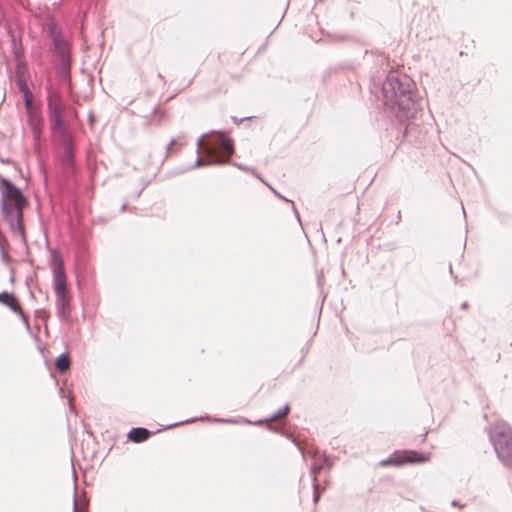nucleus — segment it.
Wrapping results in <instances>:
<instances>
[{
	"label": "nucleus",
	"instance_id": "nucleus-2",
	"mask_svg": "<svg viewBox=\"0 0 512 512\" xmlns=\"http://www.w3.org/2000/svg\"><path fill=\"white\" fill-rule=\"evenodd\" d=\"M0 207L4 221L9 226L11 233L26 243L25 228L23 223V211L28 206V200L10 179L0 177Z\"/></svg>",
	"mask_w": 512,
	"mask_h": 512
},
{
	"label": "nucleus",
	"instance_id": "nucleus-31",
	"mask_svg": "<svg viewBox=\"0 0 512 512\" xmlns=\"http://www.w3.org/2000/svg\"><path fill=\"white\" fill-rule=\"evenodd\" d=\"M247 119H251V117H244V118H241V119H238L237 117L233 116L232 117V120L234 123L236 124H240L242 123L244 120H247Z\"/></svg>",
	"mask_w": 512,
	"mask_h": 512
},
{
	"label": "nucleus",
	"instance_id": "nucleus-7",
	"mask_svg": "<svg viewBox=\"0 0 512 512\" xmlns=\"http://www.w3.org/2000/svg\"><path fill=\"white\" fill-rule=\"evenodd\" d=\"M429 460V456L414 450H398L393 452L387 459L382 460L381 467L396 466L405 464H421Z\"/></svg>",
	"mask_w": 512,
	"mask_h": 512
},
{
	"label": "nucleus",
	"instance_id": "nucleus-20",
	"mask_svg": "<svg viewBox=\"0 0 512 512\" xmlns=\"http://www.w3.org/2000/svg\"><path fill=\"white\" fill-rule=\"evenodd\" d=\"M71 364V359L68 353H61L55 359V369L60 373H65L69 370Z\"/></svg>",
	"mask_w": 512,
	"mask_h": 512
},
{
	"label": "nucleus",
	"instance_id": "nucleus-5",
	"mask_svg": "<svg viewBox=\"0 0 512 512\" xmlns=\"http://www.w3.org/2000/svg\"><path fill=\"white\" fill-rule=\"evenodd\" d=\"M50 52L56 59L55 70L58 79L62 84L71 83V69H72V46L66 40L60 42L57 46L51 45Z\"/></svg>",
	"mask_w": 512,
	"mask_h": 512
},
{
	"label": "nucleus",
	"instance_id": "nucleus-30",
	"mask_svg": "<svg viewBox=\"0 0 512 512\" xmlns=\"http://www.w3.org/2000/svg\"><path fill=\"white\" fill-rule=\"evenodd\" d=\"M233 165L236 166L237 168L243 170V171H252V168L247 167V166L242 165V164H239V163H233Z\"/></svg>",
	"mask_w": 512,
	"mask_h": 512
},
{
	"label": "nucleus",
	"instance_id": "nucleus-18",
	"mask_svg": "<svg viewBox=\"0 0 512 512\" xmlns=\"http://www.w3.org/2000/svg\"><path fill=\"white\" fill-rule=\"evenodd\" d=\"M0 303L8 307L13 312H21V307L16 296L13 293L3 291L0 293Z\"/></svg>",
	"mask_w": 512,
	"mask_h": 512
},
{
	"label": "nucleus",
	"instance_id": "nucleus-44",
	"mask_svg": "<svg viewBox=\"0 0 512 512\" xmlns=\"http://www.w3.org/2000/svg\"><path fill=\"white\" fill-rule=\"evenodd\" d=\"M261 181L263 182V184H266V186H269V183H266V181H264L263 179H261Z\"/></svg>",
	"mask_w": 512,
	"mask_h": 512
},
{
	"label": "nucleus",
	"instance_id": "nucleus-17",
	"mask_svg": "<svg viewBox=\"0 0 512 512\" xmlns=\"http://www.w3.org/2000/svg\"><path fill=\"white\" fill-rule=\"evenodd\" d=\"M151 431L144 427H133L127 434L128 440L133 443H142L146 441L150 435Z\"/></svg>",
	"mask_w": 512,
	"mask_h": 512
},
{
	"label": "nucleus",
	"instance_id": "nucleus-8",
	"mask_svg": "<svg viewBox=\"0 0 512 512\" xmlns=\"http://www.w3.org/2000/svg\"><path fill=\"white\" fill-rule=\"evenodd\" d=\"M50 265L53 275V290L55 294L66 293L67 290V276L64 267V261L57 249L51 251Z\"/></svg>",
	"mask_w": 512,
	"mask_h": 512
},
{
	"label": "nucleus",
	"instance_id": "nucleus-32",
	"mask_svg": "<svg viewBox=\"0 0 512 512\" xmlns=\"http://www.w3.org/2000/svg\"><path fill=\"white\" fill-rule=\"evenodd\" d=\"M176 143V140L175 139H171V141L169 142V144L167 145V149H166V153H170V150H171V147Z\"/></svg>",
	"mask_w": 512,
	"mask_h": 512
},
{
	"label": "nucleus",
	"instance_id": "nucleus-37",
	"mask_svg": "<svg viewBox=\"0 0 512 512\" xmlns=\"http://www.w3.org/2000/svg\"><path fill=\"white\" fill-rule=\"evenodd\" d=\"M467 307H468V303H467V302H463V303L461 304V308H462V309H466Z\"/></svg>",
	"mask_w": 512,
	"mask_h": 512
},
{
	"label": "nucleus",
	"instance_id": "nucleus-33",
	"mask_svg": "<svg viewBox=\"0 0 512 512\" xmlns=\"http://www.w3.org/2000/svg\"><path fill=\"white\" fill-rule=\"evenodd\" d=\"M451 505H452L453 507H463V505H460V504H459V502H458L457 500H453V501L451 502Z\"/></svg>",
	"mask_w": 512,
	"mask_h": 512
},
{
	"label": "nucleus",
	"instance_id": "nucleus-42",
	"mask_svg": "<svg viewBox=\"0 0 512 512\" xmlns=\"http://www.w3.org/2000/svg\"><path fill=\"white\" fill-rule=\"evenodd\" d=\"M89 120H90V122H92L94 120L92 115H90Z\"/></svg>",
	"mask_w": 512,
	"mask_h": 512
},
{
	"label": "nucleus",
	"instance_id": "nucleus-36",
	"mask_svg": "<svg viewBox=\"0 0 512 512\" xmlns=\"http://www.w3.org/2000/svg\"><path fill=\"white\" fill-rule=\"evenodd\" d=\"M157 77H158V79H160L164 84L166 83V81H165V79H164V77H163V75H162L161 73H158V74H157Z\"/></svg>",
	"mask_w": 512,
	"mask_h": 512
},
{
	"label": "nucleus",
	"instance_id": "nucleus-40",
	"mask_svg": "<svg viewBox=\"0 0 512 512\" xmlns=\"http://www.w3.org/2000/svg\"><path fill=\"white\" fill-rule=\"evenodd\" d=\"M126 207H127V205H126V204H123V205L121 206V211H124V210L126 209Z\"/></svg>",
	"mask_w": 512,
	"mask_h": 512
},
{
	"label": "nucleus",
	"instance_id": "nucleus-23",
	"mask_svg": "<svg viewBox=\"0 0 512 512\" xmlns=\"http://www.w3.org/2000/svg\"><path fill=\"white\" fill-rule=\"evenodd\" d=\"M30 123V127L32 129V131L39 135L41 133V130H42V126H43V119L41 116H37L35 119L33 120H30L29 121Z\"/></svg>",
	"mask_w": 512,
	"mask_h": 512
},
{
	"label": "nucleus",
	"instance_id": "nucleus-10",
	"mask_svg": "<svg viewBox=\"0 0 512 512\" xmlns=\"http://www.w3.org/2000/svg\"><path fill=\"white\" fill-rule=\"evenodd\" d=\"M407 122L403 129V137L411 143L422 145L426 142L428 129L415 121L405 120Z\"/></svg>",
	"mask_w": 512,
	"mask_h": 512
},
{
	"label": "nucleus",
	"instance_id": "nucleus-13",
	"mask_svg": "<svg viewBox=\"0 0 512 512\" xmlns=\"http://www.w3.org/2000/svg\"><path fill=\"white\" fill-rule=\"evenodd\" d=\"M56 295V312L57 316L61 321H69L71 317V305L69 293H59Z\"/></svg>",
	"mask_w": 512,
	"mask_h": 512
},
{
	"label": "nucleus",
	"instance_id": "nucleus-38",
	"mask_svg": "<svg viewBox=\"0 0 512 512\" xmlns=\"http://www.w3.org/2000/svg\"><path fill=\"white\" fill-rule=\"evenodd\" d=\"M309 345H310V341H308V342L306 343V348H304V351H306V352H307V351L309 350Z\"/></svg>",
	"mask_w": 512,
	"mask_h": 512
},
{
	"label": "nucleus",
	"instance_id": "nucleus-25",
	"mask_svg": "<svg viewBox=\"0 0 512 512\" xmlns=\"http://www.w3.org/2000/svg\"><path fill=\"white\" fill-rule=\"evenodd\" d=\"M285 436H286V438L291 440V442L293 444H295V446H297V448L300 450L301 454L304 455V449L301 447V445L298 442V440L292 434H290V433H285Z\"/></svg>",
	"mask_w": 512,
	"mask_h": 512
},
{
	"label": "nucleus",
	"instance_id": "nucleus-41",
	"mask_svg": "<svg viewBox=\"0 0 512 512\" xmlns=\"http://www.w3.org/2000/svg\"><path fill=\"white\" fill-rule=\"evenodd\" d=\"M449 271H450L451 274H453V270H452V266L451 265L449 266Z\"/></svg>",
	"mask_w": 512,
	"mask_h": 512
},
{
	"label": "nucleus",
	"instance_id": "nucleus-11",
	"mask_svg": "<svg viewBox=\"0 0 512 512\" xmlns=\"http://www.w3.org/2000/svg\"><path fill=\"white\" fill-rule=\"evenodd\" d=\"M289 412H290V405L286 404L282 408L278 409L276 412L271 414L268 418L261 419V420L255 421V422H251V421H249L247 419H244V418L242 420L215 418L214 421L218 422V423H229V424L246 423V424H254V425H258L259 426V425H262V424H264L266 422L274 421V420H277V419H279L281 417H285V416L288 415Z\"/></svg>",
	"mask_w": 512,
	"mask_h": 512
},
{
	"label": "nucleus",
	"instance_id": "nucleus-12",
	"mask_svg": "<svg viewBox=\"0 0 512 512\" xmlns=\"http://www.w3.org/2000/svg\"><path fill=\"white\" fill-rule=\"evenodd\" d=\"M209 134H215L216 137L212 140V144L207 147H214L216 151L217 148H220L227 156H231L234 153V142L230 137H227L224 132L211 131Z\"/></svg>",
	"mask_w": 512,
	"mask_h": 512
},
{
	"label": "nucleus",
	"instance_id": "nucleus-4",
	"mask_svg": "<svg viewBox=\"0 0 512 512\" xmlns=\"http://www.w3.org/2000/svg\"><path fill=\"white\" fill-rule=\"evenodd\" d=\"M47 114L51 130L66 126L64 119L65 103L61 92L51 82L45 85Z\"/></svg>",
	"mask_w": 512,
	"mask_h": 512
},
{
	"label": "nucleus",
	"instance_id": "nucleus-1",
	"mask_svg": "<svg viewBox=\"0 0 512 512\" xmlns=\"http://www.w3.org/2000/svg\"><path fill=\"white\" fill-rule=\"evenodd\" d=\"M381 91L385 111L392 113L400 123L415 116L419 101L409 77L390 72L382 83Z\"/></svg>",
	"mask_w": 512,
	"mask_h": 512
},
{
	"label": "nucleus",
	"instance_id": "nucleus-21",
	"mask_svg": "<svg viewBox=\"0 0 512 512\" xmlns=\"http://www.w3.org/2000/svg\"><path fill=\"white\" fill-rule=\"evenodd\" d=\"M15 64L16 77H29L28 67L25 58L15 60Z\"/></svg>",
	"mask_w": 512,
	"mask_h": 512
},
{
	"label": "nucleus",
	"instance_id": "nucleus-35",
	"mask_svg": "<svg viewBox=\"0 0 512 512\" xmlns=\"http://www.w3.org/2000/svg\"><path fill=\"white\" fill-rule=\"evenodd\" d=\"M401 218H402V217H401V211L399 210V211H398V213H397V216H396V223H397V224H398V223H400Z\"/></svg>",
	"mask_w": 512,
	"mask_h": 512
},
{
	"label": "nucleus",
	"instance_id": "nucleus-43",
	"mask_svg": "<svg viewBox=\"0 0 512 512\" xmlns=\"http://www.w3.org/2000/svg\"><path fill=\"white\" fill-rule=\"evenodd\" d=\"M261 181L263 182V184H266V186H269V183H266V181H264L263 179H261Z\"/></svg>",
	"mask_w": 512,
	"mask_h": 512
},
{
	"label": "nucleus",
	"instance_id": "nucleus-45",
	"mask_svg": "<svg viewBox=\"0 0 512 512\" xmlns=\"http://www.w3.org/2000/svg\"><path fill=\"white\" fill-rule=\"evenodd\" d=\"M256 177H258L260 180L262 179L259 174L255 173Z\"/></svg>",
	"mask_w": 512,
	"mask_h": 512
},
{
	"label": "nucleus",
	"instance_id": "nucleus-34",
	"mask_svg": "<svg viewBox=\"0 0 512 512\" xmlns=\"http://www.w3.org/2000/svg\"><path fill=\"white\" fill-rule=\"evenodd\" d=\"M371 53H372V54L379 55V56H382V55L384 54V52H383V51H380V50H375V51H374V50H371Z\"/></svg>",
	"mask_w": 512,
	"mask_h": 512
},
{
	"label": "nucleus",
	"instance_id": "nucleus-15",
	"mask_svg": "<svg viewBox=\"0 0 512 512\" xmlns=\"http://www.w3.org/2000/svg\"><path fill=\"white\" fill-rule=\"evenodd\" d=\"M28 78L29 77H16V85L19 92H21L23 95L26 110H31L33 94L28 87Z\"/></svg>",
	"mask_w": 512,
	"mask_h": 512
},
{
	"label": "nucleus",
	"instance_id": "nucleus-9",
	"mask_svg": "<svg viewBox=\"0 0 512 512\" xmlns=\"http://www.w3.org/2000/svg\"><path fill=\"white\" fill-rule=\"evenodd\" d=\"M207 135L208 134H202L198 138V140L196 142V152L198 154V157L196 158L195 162L191 166H189L185 169H182L181 173L199 168L202 165H219V164H223L226 162V160L223 159L222 155L219 152H216L214 147H205V152L207 154V157L204 160H202L200 158L199 154H200V150L202 148V141Z\"/></svg>",
	"mask_w": 512,
	"mask_h": 512
},
{
	"label": "nucleus",
	"instance_id": "nucleus-6",
	"mask_svg": "<svg viewBox=\"0 0 512 512\" xmlns=\"http://www.w3.org/2000/svg\"><path fill=\"white\" fill-rule=\"evenodd\" d=\"M55 142L63 149L61 162L68 168H73L75 165V143L74 137L67 130V126L51 130Z\"/></svg>",
	"mask_w": 512,
	"mask_h": 512
},
{
	"label": "nucleus",
	"instance_id": "nucleus-39",
	"mask_svg": "<svg viewBox=\"0 0 512 512\" xmlns=\"http://www.w3.org/2000/svg\"><path fill=\"white\" fill-rule=\"evenodd\" d=\"M309 345H310V341H308V342L306 343V348H304V351H306V352H307V351L309 350Z\"/></svg>",
	"mask_w": 512,
	"mask_h": 512
},
{
	"label": "nucleus",
	"instance_id": "nucleus-26",
	"mask_svg": "<svg viewBox=\"0 0 512 512\" xmlns=\"http://www.w3.org/2000/svg\"><path fill=\"white\" fill-rule=\"evenodd\" d=\"M318 487L319 485L316 482V477L313 476V501L316 503L319 500V493H318Z\"/></svg>",
	"mask_w": 512,
	"mask_h": 512
},
{
	"label": "nucleus",
	"instance_id": "nucleus-3",
	"mask_svg": "<svg viewBox=\"0 0 512 512\" xmlns=\"http://www.w3.org/2000/svg\"><path fill=\"white\" fill-rule=\"evenodd\" d=\"M489 439L498 459L512 468V428L505 422H498L489 429Z\"/></svg>",
	"mask_w": 512,
	"mask_h": 512
},
{
	"label": "nucleus",
	"instance_id": "nucleus-29",
	"mask_svg": "<svg viewBox=\"0 0 512 512\" xmlns=\"http://www.w3.org/2000/svg\"><path fill=\"white\" fill-rule=\"evenodd\" d=\"M0 253L2 261L8 263L10 261V256L4 251L3 248H0Z\"/></svg>",
	"mask_w": 512,
	"mask_h": 512
},
{
	"label": "nucleus",
	"instance_id": "nucleus-14",
	"mask_svg": "<svg viewBox=\"0 0 512 512\" xmlns=\"http://www.w3.org/2000/svg\"><path fill=\"white\" fill-rule=\"evenodd\" d=\"M46 31L53 46H57L58 43L67 40L64 36L63 30L53 20L47 22Z\"/></svg>",
	"mask_w": 512,
	"mask_h": 512
},
{
	"label": "nucleus",
	"instance_id": "nucleus-16",
	"mask_svg": "<svg viewBox=\"0 0 512 512\" xmlns=\"http://www.w3.org/2000/svg\"><path fill=\"white\" fill-rule=\"evenodd\" d=\"M8 35L10 37L11 53L14 60L25 58L21 37H17L11 28H8Z\"/></svg>",
	"mask_w": 512,
	"mask_h": 512
},
{
	"label": "nucleus",
	"instance_id": "nucleus-28",
	"mask_svg": "<svg viewBox=\"0 0 512 512\" xmlns=\"http://www.w3.org/2000/svg\"><path fill=\"white\" fill-rule=\"evenodd\" d=\"M26 112H27L29 121L35 119L37 116H40V114L37 112V110L34 109L32 106H31V110H26Z\"/></svg>",
	"mask_w": 512,
	"mask_h": 512
},
{
	"label": "nucleus",
	"instance_id": "nucleus-22",
	"mask_svg": "<svg viewBox=\"0 0 512 512\" xmlns=\"http://www.w3.org/2000/svg\"><path fill=\"white\" fill-rule=\"evenodd\" d=\"M206 419H209V416L206 415V416H201L199 418L192 417V418H189V419H186V420H183V421H179V422H176V423H173V424H169V425H167L165 427V429H171V428L183 425V424L194 423V422H196L198 420L203 421V420H206Z\"/></svg>",
	"mask_w": 512,
	"mask_h": 512
},
{
	"label": "nucleus",
	"instance_id": "nucleus-19",
	"mask_svg": "<svg viewBox=\"0 0 512 512\" xmlns=\"http://www.w3.org/2000/svg\"><path fill=\"white\" fill-rule=\"evenodd\" d=\"M332 462L327 455H314V462L312 464V473L316 477V474L325 468H331Z\"/></svg>",
	"mask_w": 512,
	"mask_h": 512
},
{
	"label": "nucleus",
	"instance_id": "nucleus-24",
	"mask_svg": "<svg viewBox=\"0 0 512 512\" xmlns=\"http://www.w3.org/2000/svg\"><path fill=\"white\" fill-rule=\"evenodd\" d=\"M273 192H274V194H275L278 198H280V199H282V200H284V201L289 202V203H291V204H292V209H293V211H294V214H295L296 218L298 219V221L300 222V216H299V213H298V211H297V209H296V207H295L294 203H293L291 200H289V199L285 198L284 196H282V195H281L280 193H278L276 190H273Z\"/></svg>",
	"mask_w": 512,
	"mask_h": 512
},
{
	"label": "nucleus",
	"instance_id": "nucleus-27",
	"mask_svg": "<svg viewBox=\"0 0 512 512\" xmlns=\"http://www.w3.org/2000/svg\"><path fill=\"white\" fill-rule=\"evenodd\" d=\"M15 313L21 317V320L24 323V325L26 326V328L30 329L29 317L26 314H24V312L22 310H21V312H15Z\"/></svg>",
	"mask_w": 512,
	"mask_h": 512
}]
</instances>
